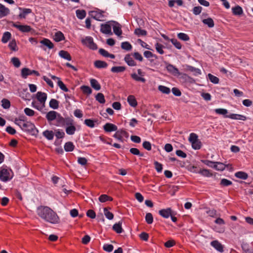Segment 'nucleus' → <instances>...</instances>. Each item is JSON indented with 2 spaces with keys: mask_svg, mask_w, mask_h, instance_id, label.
Here are the masks:
<instances>
[{
  "mask_svg": "<svg viewBox=\"0 0 253 253\" xmlns=\"http://www.w3.org/2000/svg\"><path fill=\"white\" fill-rule=\"evenodd\" d=\"M72 118L67 117L63 118L60 114L58 113L57 117L56 119V126H64L66 125H70V120Z\"/></svg>",
  "mask_w": 253,
  "mask_h": 253,
  "instance_id": "nucleus-4",
  "label": "nucleus"
},
{
  "mask_svg": "<svg viewBox=\"0 0 253 253\" xmlns=\"http://www.w3.org/2000/svg\"><path fill=\"white\" fill-rule=\"evenodd\" d=\"M202 22L204 24L208 25L209 28H212L214 26V23L213 19L210 17L203 19L202 20Z\"/></svg>",
  "mask_w": 253,
  "mask_h": 253,
  "instance_id": "nucleus-39",
  "label": "nucleus"
},
{
  "mask_svg": "<svg viewBox=\"0 0 253 253\" xmlns=\"http://www.w3.org/2000/svg\"><path fill=\"white\" fill-rule=\"evenodd\" d=\"M92 13H94V15L92 16L93 18L97 20L100 21H104L103 18H104V11L98 9L97 11H92Z\"/></svg>",
  "mask_w": 253,
  "mask_h": 253,
  "instance_id": "nucleus-15",
  "label": "nucleus"
},
{
  "mask_svg": "<svg viewBox=\"0 0 253 253\" xmlns=\"http://www.w3.org/2000/svg\"><path fill=\"white\" fill-rule=\"evenodd\" d=\"M1 106L3 109H7L10 107V102L9 100L6 98H3L1 100Z\"/></svg>",
  "mask_w": 253,
  "mask_h": 253,
  "instance_id": "nucleus-52",
  "label": "nucleus"
},
{
  "mask_svg": "<svg viewBox=\"0 0 253 253\" xmlns=\"http://www.w3.org/2000/svg\"><path fill=\"white\" fill-rule=\"evenodd\" d=\"M122 221H120L118 223L114 224L112 227L113 230L115 231L117 233H122L124 230L122 227Z\"/></svg>",
  "mask_w": 253,
  "mask_h": 253,
  "instance_id": "nucleus-22",
  "label": "nucleus"
},
{
  "mask_svg": "<svg viewBox=\"0 0 253 253\" xmlns=\"http://www.w3.org/2000/svg\"><path fill=\"white\" fill-rule=\"evenodd\" d=\"M145 221L148 224H151L153 222V217L151 213L148 212L146 214Z\"/></svg>",
  "mask_w": 253,
  "mask_h": 253,
  "instance_id": "nucleus-58",
  "label": "nucleus"
},
{
  "mask_svg": "<svg viewBox=\"0 0 253 253\" xmlns=\"http://www.w3.org/2000/svg\"><path fill=\"white\" fill-rule=\"evenodd\" d=\"M209 80L213 84H217L219 83V79L214 75L209 73L208 75Z\"/></svg>",
  "mask_w": 253,
  "mask_h": 253,
  "instance_id": "nucleus-54",
  "label": "nucleus"
},
{
  "mask_svg": "<svg viewBox=\"0 0 253 253\" xmlns=\"http://www.w3.org/2000/svg\"><path fill=\"white\" fill-rule=\"evenodd\" d=\"M21 32L23 33H27L30 32H33L34 30L32 29L31 26L27 25H22L21 26L20 29L19 30Z\"/></svg>",
  "mask_w": 253,
  "mask_h": 253,
  "instance_id": "nucleus-47",
  "label": "nucleus"
},
{
  "mask_svg": "<svg viewBox=\"0 0 253 253\" xmlns=\"http://www.w3.org/2000/svg\"><path fill=\"white\" fill-rule=\"evenodd\" d=\"M91 86L96 90H99L101 88V85L98 82L94 79H91L90 80Z\"/></svg>",
  "mask_w": 253,
  "mask_h": 253,
  "instance_id": "nucleus-35",
  "label": "nucleus"
},
{
  "mask_svg": "<svg viewBox=\"0 0 253 253\" xmlns=\"http://www.w3.org/2000/svg\"><path fill=\"white\" fill-rule=\"evenodd\" d=\"M40 42L42 44L40 46V47L43 50L45 51L46 50V48L49 49H51L54 47L53 43L48 39L43 38Z\"/></svg>",
  "mask_w": 253,
  "mask_h": 253,
  "instance_id": "nucleus-6",
  "label": "nucleus"
},
{
  "mask_svg": "<svg viewBox=\"0 0 253 253\" xmlns=\"http://www.w3.org/2000/svg\"><path fill=\"white\" fill-rule=\"evenodd\" d=\"M59 55L62 58L67 60L68 61H71L72 60V57L69 54V53L65 50H60L59 52Z\"/></svg>",
  "mask_w": 253,
  "mask_h": 253,
  "instance_id": "nucleus-27",
  "label": "nucleus"
},
{
  "mask_svg": "<svg viewBox=\"0 0 253 253\" xmlns=\"http://www.w3.org/2000/svg\"><path fill=\"white\" fill-rule=\"evenodd\" d=\"M124 61L129 66H135L136 65V63L132 58L131 57L130 54H127L126 55L124 58Z\"/></svg>",
  "mask_w": 253,
  "mask_h": 253,
  "instance_id": "nucleus-21",
  "label": "nucleus"
},
{
  "mask_svg": "<svg viewBox=\"0 0 253 253\" xmlns=\"http://www.w3.org/2000/svg\"><path fill=\"white\" fill-rule=\"evenodd\" d=\"M83 93L86 95H90L92 93L91 88L87 85H83L80 87Z\"/></svg>",
  "mask_w": 253,
  "mask_h": 253,
  "instance_id": "nucleus-41",
  "label": "nucleus"
},
{
  "mask_svg": "<svg viewBox=\"0 0 253 253\" xmlns=\"http://www.w3.org/2000/svg\"><path fill=\"white\" fill-rule=\"evenodd\" d=\"M65 39L64 34L61 31H58L54 34L53 40L56 42H61Z\"/></svg>",
  "mask_w": 253,
  "mask_h": 253,
  "instance_id": "nucleus-29",
  "label": "nucleus"
},
{
  "mask_svg": "<svg viewBox=\"0 0 253 253\" xmlns=\"http://www.w3.org/2000/svg\"><path fill=\"white\" fill-rule=\"evenodd\" d=\"M104 213L106 217L109 220H112L114 218V214L112 212L108 211L107 208H104L103 209Z\"/></svg>",
  "mask_w": 253,
  "mask_h": 253,
  "instance_id": "nucleus-53",
  "label": "nucleus"
},
{
  "mask_svg": "<svg viewBox=\"0 0 253 253\" xmlns=\"http://www.w3.org/2000/svg\"><path fill=\"white\" fill-rule=\"evenodd\" d=\"M37 213L40 217L50 223L56 224L59 221V217L57 213L48 207H38Z\"/></svg>",
  "mask_w": 253,
  "mask_h": 253,
  "instance_id": "nucleus-1",
  "label": "nucleus"
},
{
  "mask_svg": "<svg viewBox=\"0 0 253 253\" xmlns=\"http://www.w3.org/2000/svg\"><path fill=\"white\" fill-rule=\"evenodd\" d=\"M165 63L166 65V68L169 73L174 76L179 75L180 74L179 70L175 66L167 62H165Z\"/></svg>",
  "mask_w": 253,
  "mask_h": 253,
  "instance_id": "nucleus-9",
  "label": "nucleus"
},
{
  "mask_svg": "<svg viewBox=\"0 0 253 253\" xmlns=\"http://www.w3.org/2000/svg\"><path fill=\"white\" fill-rule=\"evenodd\" d=\"M37 98L41 103L44 104L47 98V94L44 92L39 91L37 93Z\"/></svg>",
  "mask_w": 253,
  "mask_h": 253,
  "instance_id": "nucleus-24",
  "label": "nucleus"
},
{
  "mask_svg": "<svg viewBox=\"0 0 253 253\" xmlns=\"http://www.w3.org/2000/svg\"><path fill=\"white\" fill-rule=\"evenodd\" d=\"M143 54L144 56L148 59L150 58H155V59L158 58V56L156 54H153L150 51H145Z\"/></svg>",
  "mask_w": 253,
  "mask_h": 253,
  "instance_id": "nucleus-62",
  "label": "nucleus"
},
{
  "mask_svg": "<svg viewBox=\"0 0 253 253\" xmlns=\"http://www.w3.org/2000/svg\"><path fill=\"white\" fill-rule=\"evenodd\" d=\"M33 74L36 76H40L39 72L36 70H32L28 68H24L21 70V76L23 79H26L28 76Z\"/></svg>",
  "mask_w": 253,
  "mask_h": 253,
  "instance_id": "nucleus-7",
  "label": "nucleus"
},
{
  "mask_svg": "<svg viewBox=\"0 0 253 253\" xmlns=\"http://www.w3.org/2000/svg\"><path fill=\"white\" fill-rule=\"evenodd\" d=\"M8 47L12 51H17L18 48L17 47L16 40L15 39L12 40L8 44Z\"/></svg>",
  "mask_w": 253,
  "mask_h": 253,
  "instance_id": "nucleus-50",
  "label": "nucleus"
},
{
  "mask_svg": "<svg viewBox=\"0 0 253 253\" xmlns=\"http://www.w3.org/2000/svg\"><path fill=\"white\" fill-rule=\"evenodd\" d=\"M103 129L105 131L107 132H110L118 130V127L117 126L113 124L107 123L103 126Z\"/></svg>",
  "mask_w": 253,
  "mask_h": 253,
  "instance_id": "nucleus-14",
  "label": "nucleus"
},
{
  "mask_svg": "<svg viewBox=\"0 0 253 253\" xmlns=\"http://www.w3.org/2000/svg\"><path fill=\"white\" fill-rule=\"evenodd\" d=\"M187 69L188 71L190 72H194V75L195 76H197L198 75L201 74V71L199 68H196L190 65H187Z\"/></svg>",
  "mask_w": 253,
  "mask_h": 253,
  "instance_id": "nucleus-40",
  "label": "nucleus"
},
{
  "mask_svg": "<svg viewBox=\"0 0 253 253\" xmlns=\"http://www.w3.org/2000/svg\"><path fill=\"white\" fill-rule=\"evenodd\" d=\"M97 122V120H92L90 119H85L84 121V124L87 126L93 128L95 126V123Z\"/></svg>",
  "mask_w": 253,
  "mask_h": 253,
  "instance_id": "nucleus-38",
  "label": "nucleus"
},
{
  "mask_svg": "<svg viewBox=\"0 0 253 253\" xmlns=\"http://www.w3.org/2000/svg\"><path fill=\"white\" fill-rule=\"evenodd\" d=\"M70 123L71 124L70 125H66L67 126L66 127L65 130L67 134L71 135L75 133L76 130V128L74 125V121L73 119H71Z\"/></svg>",
  "mask_w": 253,
  "mask_h": 253,
  "instance_id": "nucleus-12",
  "label": "nucleus"
},
{
  "mask_svg": "<svg viewBox=\"0 0 253 253\" xmlns=\"http://www.w3.org/2000/svg\"><path fill=\"white\" fill-rule=\"evenodd\" d=\"M170 42L172 43V44L178 49H180L181 48V44L180 42L177 41L176 39H171L170 40Z\"/></svg>",
  "mask_w": 253,
  "mask_h": 253,
  "instance_id": "nucleus-60",
  "label": "nucleus"
},
{
  "mask_svg": "<svg viewBox=\"0 0 253 253\" xmlns=\"http://www.w3.org/2000/svg\"><path fill=\"white\" fill-rule=\"evenodd\" d=\"M57 85L60 88L65 92H68L69 90L66 85L61 81H57Z\"/></svg>",
  "mask_w": 253,
  "mask_h": 253,
  "instance_id": "nucleus-63",
  "label": "nucleus"
},
{
  "mask_svg": "<svg viewBox=\"0 0 253 253\" xmlns=\"http://www.w3.org/2000/svg\"><path fill=\"white\" fill-rule=\"evenodd\" d=\"M194 172L199 173L202 176L207 177H211L212 175L211 171L207 169H200L199 171L194 170Z\"/></svg>",
  "mask_w": 253,
  "mask_h": 253,
  "instance_id": "nucleus-20",
  "label": "nucleus"
},
{
  "mask_svg": "<svg viewBox=\"0 0 253 253\" xmlns=\"http://www.w3.org/2000/svg\"><path fill=\"white\" fill-rule=\"evenodd\" d=\"M226 117L227 118L233 120H238L242 121H246L247 120V117L245 116L237 114H230Z\"/></svg>",
  "mask_w": 253,
  "mask_h": 253,
  "instance_id": "nucleus-18",
  "label": "nucleus"
},
{
  "mask_svg": "<svg viewBox=\"0 0 253 253\" xmlns=\"http://www.w3.org/2000/svg\"><path fill=\"white\" fill-rule=\"evenodd\" d=\"M172 211L170 208H168L165 209H162L159 211V214L163 217L165 218H169L172 214Z\"/></svg>",
  "mask_w": 253,
  "mask_h": 253,
  "instance_id": "nucleus-13",
  "label": "nucleus"
},
{
  "mask_svg": "<svg viewBox=\"0 0 253 253\" xmlns=\"http://www.w3.org/2000/svg\"><path fill=\"white\" fill-rule=\"evenodd\" d=\"M42 135L48 140H51L54 137V132L52 130H45L42 132Z\"/></svg>",
  "mask_w": 253,
  "mask_h": 253,
  "instance_id": "nucleus-32",
  "label": "nucleus"
},
{
  "mask_svg": "<svg viewBox=\"0 0 253 253\" xmlns=\"http://www.w3.org/2000/svg\"><path fill=\"white\" fill-rule=\"evenodd\" d=\"M214 112L217 114L222 115L224 116V118H227L226 116H228V115H227V114L228 113V111L226 109H223V108L215 109L214 110Z\"/></svg>",
  "mask_w": 253,
  "mask_h": 253,
  "instance_id": "nucleus-42",
  "label": "nucleus"
},
{
  "mask_svg": "<svg viewBox=\"0 0 253 253\" xmlns=\"http://www.w3.org/2000/svg\"><path fill=\"white\" fill-rule=\"evenodd\" d=\"M75 145L71 141L65 143L64 145V149L66 152H72L74 150Z\"/></svg>",
  "mask_w": 253,
  "mask_h": 253,
  "instance_id": "nucleus-36",
  "label": "nucleus"
},
{
  "mask_svg": "<svg viewBox=\"0 0 253 253\" xmlns=\"http://www.w3.org/2000/svg\"><path fill=\"white\" fill-rule=\"evenodd\" d=\"M98 200L101 203H105L107 201H112L113 199L106 194H102L99 196Z\"/></svg>",
  "mask_w": 253,
  "mask_h": 253,
  "instance_id": "nucleus-37",
  "label": "nucleus"
},
{
  "mask_svg": "<svg viewBox=\"0 0 253 253\" xmlns=\"http://www.w3.org/2000/svg\"><path fill=\"white\" fill-rule=\"evenodd\" d=\"M100 31L105 34H112L111 32V26L108 23L101 24Z\"/></svg>",
  "mask_w": 253,
  "mask_h": 253,
  "instance_id": "nucleus-17",
  "label": "nucleus"
},
{
  "mask_svg": "<svg viewBox=\"0 0 253 253\" xmlns=\"http://www.w3.org/2000/svg\"><path fill=\"white\" fill-rule=\"evenodd\" d=\"M121 47L123 49L126 51H129L131 50L132 48L131 44L128 42H122L121 43Z\"/></svg>",
  "mask_w": 253,
  "mask_h": 253,
  "instance_id": "nucleus-44",
  "label": "nucleus"
},
{
  "mask_svg": "<svg viewBox=\"0 0 253 253\" xmlns=\"http://www.w3.org/2000/svg\"><path fill=\"white\" fill-rule=\"evenodd\" d=\"M76 16L79 19H84L86 16V11L85 10L78 9L76 11Z\"/></svg>",
  "mask_w": 253,
  "mask_h": 253,
  "instance_id": "nucleus-46",
  "label": "nucleus"
},
{
  "mask_svg": "<svg viewBox=\"0 0 253 253\" xmlns=\"http://www.w3.org/2000/svg\"><path fill=\"white\" fill-rule=\"evenodd\" d=\"M19 96L24 100H30L31 94L28 91L27 88H21L18 90Z\"/></svg>",
  "mask_w": 253,
  "mask_h": 253,
  "instance_id": "nucleus-8",
  "label": "nucleus"
},
{
  "mask_svg": "<svg viewBox=\"0 0 253 253\" xmlns=\"http://www.w3.org/2000/svg\"><path fill=\"white\" fill-rule=\"evenodd\" d=\"M10 13L9 9L5 7L3 4L0 3V18L7 16Z\"/></svg>",
  "mask_w": 253,
  "mask_h": 253,
  "instance_id": "nucleus-25",
  "label": "nucleus"
},
{
  "mask_svg": "<svg viewBox=\"0 0 253 253\" xmlns=\"http://www.w3.org/2000/svg\"><path fill=\"white\" fill-rule=\"evenodd\" d=\"M19 9L20 10H22L23 12L20 13L18 16L20 18H25L27 14H30L32 12V9L30 8H22L21 7H19Z\"/></svg>",
  "mask_w": 253,
  "mask_h": 253,
  "instance_id": "nucleus-30",
  "label": "nucleus"
},
{
  "mask_svg": "<svg viewBox=\"0 0 253 253\" xmlns=\"http://www.w3.org/2000/svg\"><path fill=\"white\" fill-rule=\"evenodd\" d=\"M232 184V181L229 180H228L226 178L221 179L220 182V185L223 187H227V186L231 185Z\"/></svg>",
  "mask_w": 253,
  "mask_h": 253,
  "instance_id": "nucleus-56",
  "label": "nucleus"
},
{
  "mask_svg": "<svg viewBox=\"0 0 253 253\" xmlns=\"http://www.w3.org/2000/svg\"><path fill=\"white\" fill-rule=\"evenodd\" d=\"M155 168L158 172H161L163 170V165L157 161L154 162Z\"/></svg>",
  "mask_w": 253,
  "mask_h": 253,
  "instance_id": "nucleus-64",
  "label": "nucleus"
},
{
  "mask_svg": "<svg viewBox=\"0 0 253 253\" xmlns=\"http://www.w3.org/2000/svg\"><path fill=\"white\" fill-rule=\"evenodd\" d=\"M126 68L125 66H114L111 69V71L113 73H120L125 71Z\"/></svg>",
  "mask_w": 253,
  "mask_h": 253,
  "instance_id": "nucleus-43",
  "label": "nucleus"
},
{
  "mask_svg": "<svg viewBox=\"0 0 253 253\" xmlns=\"http://www.w3.org/2000/svg\"><path fill=\"white\" fill-rule=\"evenodd\" d=\"M95 99L101 104H104L105 102L104 96L102 93H98L95 96Z\"/></svg>",
  "mask_w": 253,
  "mask_h": 253,
  "instance_id": "nucleus-51",
  "label": "nucleus"
},
{
  "mask_svg": "<svg viewBox=\"0 0 253 253\" xmlns=\"http://www.w3.org/2000/svg\"><path fill=\"white\" fill-rule=\"evenodd\" d=\"M211 245L219 252H223V245L217 240H214L211 242Z\"/></svg>",
  "mask_w": 253,
  "mask_h": 253,
  "instance_id": "nucleus-16",
  "label": "nucleus"
},
{
  "mask_svg": "<svg viewBox=\"0 0 253 253\" xmlns=\"http://www.w3.org/2000/svg\"><path fill=\"white\" fill-rule=\"evenodd\" d=\"M127 101L129 105L132 107H135L137 105V101L132 95H130L127 97Z\"/></svg>",
  "mask_w": 253,
  "mask_h": 253,
  "instance_id": "nucleus-26",
  "label": "nucleus"
},
{
  "mask_svg": "<svg viewBox=\"0 0 253 253\" xmlns=\"http://www.w3.org/2000/svg\"><path fill=\"white\" fill-rule=\"evenodd\" d=\"M82 43L92 50H96L98 48L97 44L94 42L93 39L91 37H86L84 39L82 40Z\"/></svg>",
  "mask_w": 253,
  "mask_h": 253,
  "instance_id": "nucleus-3",
  "label": "nucleus"
},
{
  "mask_svg": "<svg viewBox=\"0 0 253 253\" xmlns=\"http://www.w3.org/2000/svg\"><path fill=\"white\" fill-rule=\"evenodd\" d=\"M235 176L237 178H240L241 179H243V180L247 179L249 177V175L247 173H246V172H244V171H239L236 172L235 173Z\"/></svg>",
  "mask_w": 253,
  "mask_h": 253,
  "instance_id": "nucleus-34",
  "label": "nucleus"
},
{
  "mask_svg": "<svg viewBox=\"0 0 253 253\" xmlns=\"http://www.w3.org/2000/svg\"><path fill=\"white\" fill-rule=\"evenodd\" d=\"M12 177L10 176V173L7 169H3L0 171V179L3 182L10 180Z\"/></svg>",
  "mask_w": 253,
  "mask_h": 253,
  "instance_id": "nucleus-11",
  "label": "nucleus"
},
{
  "mask_svg": "<svg viewBox=\"0 0 253 253\" xmlns=\"http://www.w3.org/2000/svg\"><path fill=\"white\" fill-rule=\"evenodd\" d=\"M158 89L163 93L167 94H169L170 92V90L169 87L162 85L158 86Z\"/></svg>",
  "mask_w": 253,
  "mask_h": 253,
  "instance_id": "nucleus-57",
  "label": "nucleus"
},
{
  "mask_svg": "<svg viewBox=\"0 0 253 253\" xmlns=\"http://www.w3.org/2000/svg\"><path fill=\"white\" fill-rule=\"evenodd\" d=\"M177 37L183 41H188L190 38L188 35L183 33H179L177 34Z\"/></svg>",
  "mask_w": 253,
  "mask_h": 253,
  "instance_id": "nucleus-59",
  "label": "nucleus"
},
{
  "mask_svg": "<svg viewBox=\"0 0 253 253\" xmlns=\"http://www.w3.org/2000/svg\"><path fill=\"white\" fill-rule=\"evenodd\" d=\"M112 22L115 24V25L113 27L114 33L118 36L121 35L122 34V31L121 30L120 24L116 21H112Z\"/></svg>",
  "mask_w": 253,
  "mask_h": 253,
  "instance_id": "nucleus-23",
  "label": "nucleus"
},
{
  "mask_svg": "<svg viewBox=\"0 0 253 253\" xmlns=\"http://www.w3.org/2000/svg\"><path fill=\"white\" fill-rule=\"evenodd\" d=\"M94 65L98 69L106 68L108 66V64L106 62L101 60H96Z\"/></svg>",
  "mask_w": 253,
  "mask_h": 253,
  "instance_id": "nucleus-28",
  "label": "nucleus"
},
{
  "mask_svg": "<svg viewBox=\"0 0 253 253\" xmlns=\"http://www.w3.org/2000/svg\"><path fill=\"white\" fill-rule=\"evenodd\" d=\"M99 53L105 57H110L112 59L115 58V55L113 54L109 53L107 51L103 48H100L99 49Z\"/></svg>",
  "mask_w": 253,
  "mask_h": 253,
  "instance_id": "nucleus-31",
  "label": "nucleus"
},
{
  "mask_svg": "<svg viewBox=\"0 0 253 253\" xmlns=\"http://www.w3.org/2000/svg\"><path fill=\"white\" fill-rule=\"evenodd\" d=\"M137 73L140 76V77L138 76V75L134 73L130 75V76L132 79L134 80L137 81V82H141L142 83H145L146 82V79L143 77L142 76H144V73L141 70V69H139L137 70Z\"/></svg>",
  "mask_w": 253,
  "mask_h": 253,
  "instance_id": "nucleus-10",
  "label": "nucleus"
},
{
  "mask_svg": "<svg viewBox=\"0 0 253 253\" xmlns=\"http://www.w3.org/2000/svg\"><path fill=\"white\" fill-rule=\"evenodd\" d=\"M22 126V130L29 133L33 136H37L39 130L33 123L31 122H26L23 123Z\"/></svg>",
  "mask_w": 253,
  "mask_h": 253,
  "instance_id": "nucleus-2",
  "label": "nucleus"
},
{
  "mask_svg": "<svg viewBox=\"0 0 253 253\" xmlns=\"http://www.w3.org/2000/svg\"><path fill=\"white\" fill-rule=\"evenodd\" d=\"M11 62L12 64L16 68H18L20 67L21 65V62L18 58L14 57H12L11 59Z\"/></svg>",
  "mask_w": 253,
  "mask_h": 253,
  "instance_id": "nucleus-61",
  "label": "nucleus"
},
{
  "mask_svg": "<svg viewBox=\"0 0 253 253\" xmlns=\"http://www.w3.org/2000/svg\"><path fill=\"white\" fill-rule=\"evenodd\" d=\"M129 136L128 133L126 132L125 130L121 129L119 130H118L116 133L113 135V137L120 141L123 142H124V139L123 136L125 137L126 138H128Z\"/></svg>",
  "mask_w": 253,
  "mask_h": 253,
  "instance_id": "nucleus-5",
  "label": "nucleus"
},
{
  "mask_svg": "<svg viewBox=\"0 0 253 253\" xmlns=\"http://www.w3.org/2000/svg\"><path fill=\"white\" fill-rule=\"evenodd\" d=\"M232 13L234 15H241L243 13L242 8L239 5H236L232 8Z\"/></svg>",
  "mask_w": 253,
  "mask_h": 253,
  "instance_id": "nucleus-33",
  "label": "nucleus"
},
{
  "mask_svg": "<svg viewBox=\"0 0 253 253\" xmlns=\"http://www.w3.org/2000/svg\"><path fill=\"white\" fill-rule=\"evenodd\" d=\"M134 34L138 37L145 36L147 34V32L140 28H136L134 31Z\"/></svg>",
  "mask_w": 253,
  "mask_h": 253,
  "instance_id": "nucleus-49",
  "label": "nucleus"
},
{
  "mask_svg": "<svg viewBox=\"0 0 253 253\" xmlns=\"http://www.w3.org/2000/svg\"><path fill=\"white\" fill-rule=\"evenodd\" d=\"M11 33L9 32H5L3 33L1 42L3 43H6L11 38Z\"/></svg>",
  "mask_w": 253,
  "mask_h": 253,
  "instance_id": "nucleus-48",
  "label": "nucleus"
},
{
  "mask_svg": "<svg viewBox=\"0 0 253 253\" xmlns=\"http://www.w3.org/2000/svg\"><path fill=\"white\" fill-rule=\"evenodd\" d=\"M191 144L192 148L194 150H199L202 147V142L199 139L192 143Z\"/></svg>",
  "mask_w": 253,
  "mask_h": 253,
  "instance_id": "nucleus-55",
  "label": "nucleus"
},
{
  "mask_svg": "<svg viewBox=\"0 0 253 253\" xmlns=\"http://www.w3.org/2000/svg\"><path fill=\"white\" fill-rule=\"evenodd\" d=\"M58 113L54 111H50L46 115V118L48 122H51L56 120L57 117Z\"/></svg>",
  "mask_w": 253,
  "mask_h": 253,
  "instance_id": "nucleus-19",
  "label": "nucleus"
},
{
  "mask_svg": "<svg viewBox=\"0 0 253 253\" xmlns=\"http://www.w3.org/2000/svg\"><path fill=\"white\" fill-rule=\"evenodd\" d=\"M59 102L55 99H51L49 102V107L53 109H57L59 107Z\"/></svg>",
  "mask_w": 253,
  "mask_h": 253,
  "instance_id": "nucleus-45",
  "label": "nucleus"
}]
</instances>
